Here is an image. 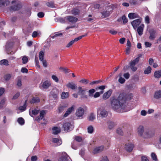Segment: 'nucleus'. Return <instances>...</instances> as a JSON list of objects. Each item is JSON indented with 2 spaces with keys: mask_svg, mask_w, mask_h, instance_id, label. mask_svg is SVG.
Here are the masks:
<instances>
[{
  "mask_svg": "<svg viewBox=\"0 0 161 161\" xmlns=\"http://www.w3.org/2000/svg\"><path fill=\"white\" fill-rule=\"evenodd\" d=\"M132 94H127L122 92L119 94L117 98H113L111 100L112 107L114 110L117 112H123L121 110L123 109L124 105L127 100L131 99L132 97Z\"/></svg>",
  "mask_w": 161,
  "mask_h": 161,
  "instance_id": "1",
  "label": "nucleus"
},
{
  "mask_svg": "<svg viewBox=\"0 0 161 161\" xmlns=\"http://www.w3.org/2000/svg\"><path fill=\"white\" fill-rule=\"evenodd\" d=\"M140 57L141 55L139 56V57L136 58L134 60L131 61L130 62V67L133 71L135 72L137 70V68L135 66V65L136 64L138 63Z\"/></svg>",
  "mask_w": 161,
  "mask_h": 161,
  "instance_id": "2",
  "label": "nucleus"
},
{
  "mask_svg": "<svg viewBox=\"0 0 161 161\" xmlns=\"http://www.w3.org/2000/svg\"><path fill=\"white\" fill-rule=\"evenodd\" d=\"M78 91L77 92L78 94L80 95L81 97L82 98H87L88 96L86 95L85 93L86 90L84 89H83L81 86H79L78 87Z\"/></svg>",
  "mask_w": 161,
  "mask_h": 161,
  "instance_id": "3",
  "label": "nucleus"
},
{
  "mask_svg": "<svg viewBox=\"0 0 161 161\" xmlns=\"http://www.w3.org/2000/svg\"><path fill=\"white\" fill-rule=\"evenodd\" d=\"M63 127L65 131L68 132L72 130L73 126L69 122H66L63 125Z\"/></svg>",
  "mask_w": 161,
  "mask_h": 161,
  "instance_id": "4",
  "label": "nucleus"
},
{
  "mask_svg": "<svg viewBox=\"0 0 161 161\" xmlns=\"http://www.w3.org/2000/svg\"><path fill=\"white\" fill-rule=\"evenodd\" d=\"M142 19L140 18L135 19L132 21L131 24L133 28L135 29L140 25L142 22Z\"/></svg>",
  "mask_w": 161,
  "mask_h": 161,
  "instance_id": "5",
  "label": "nucleus"
},
{
  "mask_svg": "<svg viewBox=\"0 0 161 161\" xmlns=\"http://www.w3.org/2000/svg\"><path fill=\"white\" fill-rule=\"evenodd\" d=\"M66 20L68 21L69 22L75 23H76L78 20L77 18L72 16H68L65 17Z\"/></svg>",
  "mask_w": 161,
  "mask_h": 161,
  "instance_id": "6",
  "label": "nucleus"
},
{
  "mask_svg": "<svg viewBox=\"0 0 161 161\" xmlns=\"http://www.w3.org/2000/svg\"><path fill=\"white\" fill-rule=\"evenodd\" d=\"M150 36L149 37V39L150 40H154L156 37V32L155 30L153 29H151L149 31Z\"/></svg>",
  "mask_w": 161,
  "mask_h": 161,
  "instance_id": "7",
  "label": "nucleus"
},
{
  "mask_svg": "<svg viewBox=\"0 0 161 161\" xmlns=\"http://www.w3.org/2000/svg\"><path fill=\"white\" fill-rule=\"evenodd\" d=\"M40 114L39 116L37 117L36 119V120L38 121H39L42 119L44 118L45 115L46 114V111L45 110H42L40 112Z\"/></svg>",
  "mask_w": 161,
  "mask_h": 161,
  "instance_id": "8",
  "label": "nucleus"
},
{
  "mask_svg": "<svg viewBox=\"0 0 161 161\" xmlns=\"http://www.w3.org/2000/svg\"><path fill=\"white\" fill-rule=\"evenodd\" d=\"M84 109L80 107L77 110L75 114L78 117H82L84 114Z\"/></svg>",
  "mask_w": 161,
  "mask_h": 161,
  "instance_id": "9",
  "label": "nucleus"
},
{
  "mask_svg": "<svg viewBox=\"0 0 161 161\" xmlns=\"http://www.w3.org/2000/svg\"><path fill=\"white\" fill-rule=\"evenodd\" d=\"M104 148V147L101 146L95 147L93 150V153L94 154L102 152Z\"/></svg>",
  "mask_w": 161,
  "mask_h": 161,
  "instance_id": "10",
  "label": "nucleus"
},
{
  "mask_svg": "<svg viewBox=\"0 0 161 161\" xmlns=\"http://www.w3.org/2000/svg\"><path fill=\"white\" fill-rule=\"evenodd\" d=\"M144 27V25L143 24H141L140 26L138 27L137 31L140 36H141L142 35Z\"/></svg>",
  "mask_w": 161,
  "mask_h": 161,
  "instance_id": "11",
  "label": "nucleus"
},
{
  "mask_svg": "<svg viewBox=\"0 0 161 161\" xmlns=\"http://www.w3.org/2000/svg\"><path fill=\"white\" fill-rule=\"evenodd\" d=\"M116 7V5L111 4L110 5L107 6L105 8V9L108 11V12L111 14L114 8Z\"/></svg>",
  "mask_w": 161,
  "mask_h": 161,
  "instance_id": "12",
  "label": "nucleus"
},
{
  "mask_svg": "<svg viewBox=\"0 0 161 161\" xmlns=\"http://www.w3.org/2000/svg\"><path fill=\"white\" fill-rule=\"evenodd\" d=\"M21 7V4L18 3L15 5L11 6L10 7V10L13 11H17L19 10Z\"/></svg>",
  "mask_w": 161,
  "mask_h": 161,
  "instance_id": "13",
  "label": "nucleus"
},
{
  "mask_svg": "<svg viewBox=\"0 0 161 161\" xmlns=\"http://www.w3.org/2000/svg\"><path fill=\"white\" fill-rule=\"evenodd\" d=\"M64 154L65 155L64 156L61 157L59 160V161H72L70 157L66 154V153L64 152Z\"/></svg>",
  "mask_w": 161,
  "mask_h": 161,
  "instance_id": "14",
  "label": "nucleus"
},
{
  "mask_svg": "<svg viewBox=\"0 0 161 161\" xmlns=\"http://www.w3.org/2000/svg\"><path fill=\"white\" fill-rule=\"evenodd\" d=\"M68 88H70L72 90H75L77 88L76 85L72 82H69L67 85Z\"/></svg>",
  "mask_w": 161,
  "mask_h": 161,
  "instance_id": "15",
  "label": "nucleus"
},
{
  "mask_svg": "<svg viewBox=\"0 0 161 161\" xmlns=\"http://www.w3.org/2000/svg\"><path fill=\"white\" fill-rule=\"evenodd\" d=\"M112 93V91L109 90L107 92L105 93L103 96V99L106 100L108 98Z\"/></svg>",
  "mask_w": 161,
  "mask_h": 161,
  "instance_id": "16",
  "label": "nucleus"
},
{
  "mask_svg": "<svg viewBox=\"0 0 161 161\" xmlns=\"http://www.w3.org/2000/svg\"><path fill=\"white\" fill-rule=\"evenodd\" d=\"M71 13L75 16L79 15L80 13V11L79 9L75 8L71 11Z\"/></svg>",
  "mask_w": 161,
  "mask_h": 161,
  "instance_id": "17",
  "label": "nucleus"
},
{
  "mask_svg": "<svg viewBox=\"0 0 161 161\" xmlns=\"http://www.w3.org/2000/svg\"><path fill=\"white\" fill-rule=\"evenodd\" d=\"M137 131L139 135L142 136L144 131V128L143 126L140 125L137 129Z\"/></svg>",
  "mask_w": 161,
  "mask_h": 161,
  "instance_id": "18",
  "label": "nucleus"
},
{
  "mask_svg": "<svg viewBox=\"0 0 161 161\" xmlns=\"http://www.w3.org/2000/svg\"><path fill=\"white\" fill-rule=\"evenodd\" d=\"M154 135V134L150 131H146L143 136V137L146 138H150Z\"/></svg>",
  "mask_w": 161,
  "mask_h": 161,
  "instance_id": "19",
  "label": "nucleus"
},
{
  "mask_svg": "<svg viewBox=\"0 0 161 161\" xmlns=\"http://www.w3.org/2000/svg\"><path fill=\"white\" fill-rule=\"evenodd\" d=\"M134 147V145L133 144L129 143L126 144L125 148L127 151L130 152L132 150Z\"/></svg>",
  "mask_w": 161,
  "mask_h": 161,
  "instance_id": "20",
  "label": "nucleus"
},
{
  "mask_svg": "<svg viewBox=\"0 0 161 161\" xmlns=\"http://www.w3.org/2000/svg\"><path fill=\"white\" fill-rule=\"evenodd\" d=\"M68 105L67 104H65L63 105H60L58 108V111L59 113H62L64 110L67 107Z\"/></svg>",
  "mask_w": 161,
  "mask_h": 161,
  "instance_id": "21",
  "label": "nucleus"
},
{
  "mask_svg": "<svg viewBox=\"0 0 161 161\" xmlns=\"http://www.w3.org/2000/svg\"><path fill=\"white\" fill-rule=\"evenodd\" d=\"M51 85L50 81L48 80H46L45 81L42 85L43 88L44 89H47Z\"/></svg>",
  "mask_w": 161,
  "mask_h": 161,
  "instance_id": "22",
  "label": "nucleus"
},
{
  "mask_svg": "<svg viewBox=\"0 0 161 161\" xmlns=\"http://www.w3.org/2000/svg\"><path fill=\"white\" fill-rule=\"evenodd\" d=\"M128 17L130 19H134L139 18L140 16L138 14L135 13H130L128 14Z\"/></svg>",
  "mask_w": 161,
  "mask_h": 161,
  "instance_id": "23",
  "label": "nucleus"
},
{
  "mask_svg": "<svg viewBox=\"0 0 161 161\" xmlns=\"http://www.w3.org/2000/svg\"><path fill=\"white\" fill-rule=\"evenodd\" d=\"M108 128L109 129H112L116 124L114 122L111 121H109L107 122Z\"/></svg>",
  "mask_w": 161,
  "mask_h": 161,
  "instance_id": "24",
  "label": "nucleus"
},
{
  "mask_svg": "<svg viewBox=\"0 0 161 161\" xmlns=\"http://www.w3.org/2000/svg\"><path fill=\"white\" fill-rule=\"evenodd\" d=\"M39 102V98L37 97H33L30 101V103L32 104H34V103H37Z\"/></svg>",
  "mask_w": 161,
  "mask_h": 161,
  "instance_id": "25",
  "label": "nucleus"
},
{
  "mask_svg": "<svg viewBox=\"0 0 161 161\" xmlns=\"http://www.w3.org/2000/svg\"><path fill=\"white\" fill-rule=\"evenodd\" d=\"M51 94L53 98L55 99L57 97L58 94V92L57 90H53L51 92Z\"/></svg>",
  "mask_w": 161,
  "mask_h": 161,
  "instance_id": "26",
  "label": "nucleus"
},
{
  "mask_svg": "<svg viewBox=\"0 0 161 161\" xmlns=\"http://www.w3.org/2000/svg\"><path fill=\"white\" fill-rule=\"evenodd\" d=\"M53 133L56 135L60 132V129L57 127H54L52 128Z\"/></svg>",
  "mask_w": 161,
  "mask_h": 161,
  "instance_id": "27",
  "label": "nucleus"
},
{
  "mask_svg": "<svg viewBox=\"0 0 161 161\" xmlns=\"http://www.w3.org/2000/svg\"><path fill=\"white\" fill-rule=\"evenodd\" d=\"M9 3V1L4 0H0V7H4Z\"/></svg>",
  "mask_w": 161,
  "mask_h": 161,
  "instance_id": "28",
  "label": "nucleus"
},
{
  "mask_svg": "<svg viewBox=\"0 0 161 161\" xmlns=\"http://www.w3.org/2000/svg\"><path fill=\"white\" fill-rule=\"evenodd\" d=\"M154 76L157 78H159L161 77V70L156 71L154 74Z\"/></svg>",
  "mask_w": 161,
  "mask_h": 161,
  "instance_id": "29",
  "label": "nucleus"
},
{
  "mask_svg": "<svg viewBox=\"0 0 161 161\" xmlns=\"http://www.w3.org/2000/svg\"><path fill=\"white\" fill-rule=\"evenodd\" d=\"M102 16L103 18H105L109 16L111 14L106 9L101 13Z\"/></svg>",
  "mask_w": 161,
  "mask_h": 161,
  "instance_id": "30",
  "label": "nucleus"
},
{
  "mask_svg": "<svg viewBox=\"0 0 161 161\" xmlns=\"http://www.w3.org/2000/svg\"><path fill=\"white\" fill-rule=\"evenodd\" d=\"M154 97L157 99L160 98L161 97V90H159L155 92L154 95Z\"/></svg>",
  "mask_w": 161,
  "mask_h": 161,
  "instance_id": "31",
  "label": "nucleus"
},
{
  "mask_svg": "<svg viewBox=\"0 0 161 161\" xmlns=\"http://www.w3.org/2000/svg\"><path fill=\"white\" fill-rule=\"evenodd\" d=\"M0 65L8 66L9 65L8 62L6 59H3L0 61Z\"/></svg>",
  "mask_w": 161,
  "mask_h": 161,
  "instance_id": "32",
  "label": "nucleus"
},
{
  "mask_svg": "<svg viewBox=\"0 0 161 161\" xmlns=\"http://www.w3.org/2000/svg\"><path fill=\"white\" fill-rule=\"evenodd\" d=\"M100 115L102 117H105L108 115V112L106 110H101L100 112Z\"/></svg>",
  "mask_w": 161,
  "mask_h": 161,
  "instance_id": "33",
  "label": "nucleus"
},
{
  "mask_svg": "<svg viewBox=\"0 0 161 161\" xmlns=\"http://www.w3.org/2000/svg\"><path fill=\"white\" fill-rule=\"evenodd\" d=\"M44 53L42 51H41L39 53V58L40 61L44 60Z\"/></svg>",
  "mask_w": 161,
  "mask_h": 161,
  "instance_id": "34",
  "label": "nucleus"
},
{
  "mask_svg": "<svg viewBox=\"0 0 161 161\" xmlns=\"http://www.w3.org/2000/svg\"><path fill=\"white\" fill-rule=\"evenodd\" d=\"M69 97V93L63 92L61 95V97L62 99H65Z\"/></svg>",
  "mask_w": 161,
  "mask_h": 161,
  "instance_id": "35",
  "label": "nucleus"
},
{
  "mask_svg": "<svg viewBox=\"0 0 161 161\" xmlns=\"http://www.w3.org/2000/svg\"><path fill=\"white\" fill-rule=\"evenodd\" d=\"M27 101L26 100L25 101L24 104L23 106H20L19 107V109L22 111H25L26 107V103Z\"/></svg>",
  "mask_w": 161,
  "mask_h": 161,
  "instance_id": "36",
  "label": "nucleus"
},
{
  "mask_svg": "<svg viewBox=\"0 0 161 161\" xmlns=\"http://www.w3.org/2000/svg\"><path fill=\"white\" fill-rule=\"evenodd\" d=\"M46 5L48 7L50 8L54 7V4L53 1H50L46 3Z\"/></svg>",
  "mask_w": 161,
  "mask_h": 161,
  "instance_id": "37",
  "label": "nucleus"
},
{
  "mask_svg": "<svg viewBox=\"0 0 161 161\" xmlns=\"http://www.w3.org/2000/svg\"><path fill=\"white\" fill-rule=\"evenodd\" d=\"M17 122L20 125H22L25 124V120L22 117L19 118L17 119Z\"/></svg>",
  "mask_w": 161,
  "mask_h": 161,
  "instance_id": "38",
  "label": "nucleus"
},
{
  "mask_svg": "<svg viewBox=\"0 0 161 161\" xmlns=\"http://www.w3.org/2000/svg\"><path fill=\"white\" fill-rule=\"evenodd\" d=\"M59 69L62 70L65 73H67L70 72L71 71L70 69L67 68L60 67Z\"/></svg>",
  "mask_w": 161,
  "mask_h": 161,
  "instance_id": "39",
  "label": "nucleus"
},
{
  "mask_svg": "<svg viewBox=\"0 0 161 161\" xmlns=\"http://www.w3.org/2000/svg\"><path fill=\"white\" fill-rule=\"evenodd\" d=\"M154 144L158 148H161V142H154Z\"/></svg>",
  "mask_w": 161,
  "mask_h": 161,
  "instance_id": "40",
  "label": "nucleus"
},
{
  "mask_svg": "<svg viewBox=\"0 0 161 161\" xmlns=\"http://www.w3.org/2000/svg\"><path fill=\"white\" fill-rule=\"evenodd\" d=\"M74 142L72 143L71 147L73 149H76L79 146L77 142Z\"/></svg>",
  "mask_w": 161,
  "mask_h": 161,
  "instance_id": "41",
  "label": "nucleus"
},
{
  "mask_svg": "<svg viewBox=\"0 0 161 161\" xmlns=\"http://www.w3.org/2000/svg\"><path fill=\"white\" fill-rule=\"evenodd\" d=\"M62 142H52V145L55 147L58 146L62 144Z\"/></svg>",
  "mask_w": 161,
  "mask_h": 161,
  "instance_id": "42",
  "label": "nucleus"
},
{
  "mask_svg": "<svg viewBox=\"0 0 161 161\" xmlns=\"http://www.w3.org/2000/svg\"><path fill=\"white\" fill-rule=\"evenodd\" d=\"M152 69L150 66H148L144 71L145 74H148L151 72Z\"/></svg>",
  "mask_w": 161,
  "mask_h": 161,
  "instance_id": "43",
  "label": "nucleus"
},
{
  "mask_svg": "<svg viewBox=\"0 0 161 161\" xmlns=\"http://www.w3.org/2000/svg\"><path fill=\"white\" fill-rule=\"evenodd\" d=\"M95 118V115L93 113H91L88 118V119L90 121H92Z\"/></svg>",
  "mask_w": 161,
  "mask_h": 161,
  "instance_id": "44",
  "label": "nucleus"
},
{
  "mask_svg": "<svg viewBox=\"0 0 161 161\" xmlns=\"http://www.w3.org/2000/svg\"><path fill=\"white\" fill-rule=\"evenodd\" d=\"M93 127L92 126L90 125L87 128L88 132L89 133H92L93 131Z\"/></svg>",
  "mask_w": 161,
  "mask_h": 161,
  "instance_id": "45",
  "label": "nucleus"
},
{
  "mask_svg": "<svg viewBox=\"0 0 161 161\" xmlns=\"http://www.w3.org/2000/svg\"><path fill=\"white\" fill-rule=\"evenodd\" d=\"M89 81L88 80L85 79L81 80L79 81V82L84 85L87 84L89 83Z\"/></svg>",
  "mask_w": 161,
  "mask_h": 161,
  "instance_id": "46",
  "label": "nucleus"
},
{
  "mask_svg": "<svg viewBox=\"0 0 161 161\" xmlns=\"http://www.w3.org/2000/svg\"><path fill=\"white\" fill-rule=\"evenodd\" d=\"M116 133L120 135H123V132L122 129L120 128H118L117 129Z\"/></svg>",
  "mask_w": 161,
  "mask_h": 161,
  "instance_id": "47",
  "label": "nucleus"
},
{
  "mask_svg": "<svg viewBox=\"0 0 161 161\" xmlns=\"http://www.w3.org/2000/svg\"><path fill=\"white\" fill-rule=\"evenodd\" d=\"M11 76L10 74H7L5 75L4 76V79L6 81L9 80L11 78Z\"/></svg>",
  "mask_w": 161,
  "mask_h": 161,
  "instance_id": "48",
  "label": "nucleus"
},
{
  "mask_svg": "<svg viewBox=\"0 0 161 161\" xmlns=\"http://www.w3.org/2000/svg\"><path fill=\"white\" fill-rule=\"evenodd\" d=\"M151 155V157L152 158L153 160H154L155 161H158L157 157L154 153H152Z\"/></svg>",
  "mask_w": 161,
  "mask_h": 161,
  "instance_id": "49",
  "label": "nucleus"
},
{
  "mask_svg": "<svg viewBox=\"0 0 161 161\" xmlns=\"http://www.w3.org/2000/svg\"><path fill=\"white\" fill-rule=\"evenodd\" d=\"M39 111V110L36 109L32 110L31 111L32 114L34 115H36L38 114Z\"/></svg>",
  "mask_w": 161,
  "mask_h": 161,
  "instance_id": "50",
  "label": "nucleus"
},
{
  "mask_svg": "<svg viewBox=\"0 0 161 161\" xmlns=\"http://www.w3.org/2000/svg\"><path fill=\"white\" fill-rule=\"evenodd\" d=\"M122 19L123 20V23L124 24H126L128 22V19L125 15L122 16Z\"/></svg>",
  "mask_w": 161,
  "mask_h": 161,
  "instance_id": "51",
  "label": "nucleus"
},
{
  "mask_svg": "<svg viewBox=\"0 0 161 161\" xmlns=\"http://www.w3.org/2000/svg\"><path fill=\"white\" fill-rule=\"evenodd\" d=\"M22 60L23 64H25L27 62L28 59L26 56H24L22 58Z\"/></svg>",
  "mask_w": 161,
  "mask_h": 161,
  "instance_id": "52",
  "label": "nucleus"
},
{
  "mask_svg": "<svg viewBox=\"0 0 161 161\" xmlns=\"http://www.w3.org/2000/svg\"><path fill=\"white\" fill-rule=\"evenodd\" d=\"M52 78L56 82H58L59 80L58 79L55 75H53L52 76Z\"/></svg>",
  "mask_w": 161,
  "mask_h": 161,
  "instance_id": "53",
  "label": "nucleus"
},
{
  "mask_svg": "<svg viewBox=\"0 0 161 161\" xmlns=\"http://www.w3.org/2000/svg\"><path fill=\"white\" fill-rule=\"evenodd\" d=\"M75 106L72 105L71 107L69 108L67 110L68 111V112H69L70 113L72 112V111L74 110Z\"/></svg>",
  "mask_w": 161,
  "mask_h": 161,
  "instance_id": "54",
  "label": "nucleus"
},
{
  "mask_svg": "<svg viewBox=\"0 0 161 161\" xmlns=\"http://www.w3.org/2000/svg\"><path fill=\"white\" fill-rule=\"evenodd\" d=\"M5 102V99L3 98L2 99L0 103V108H1L3 107V105H4Z\"/></svg>",
  "mask_w": 161,
  "mask_h": 161,
  "instance_id": "55",
  "label": "nucleus"
},
{
  "mask_svg": "<svg viewBox=\"0 0 161 161\" xmlns=\"http://www.w3.org/2000/svg\"><path fill=\"white\" fill-rule=\"evenodd\" d=\"M119 82L121 84H123L125 82V80L122 77H120L119 79Z\"/></svg>",
  "mask_w": 161,
  "mask_h": 161,
  "instance_id": "56",
  "label": "nucleus"
},
{
  "mask_svg": "<svg viewBox=\"0 0 161 161\" xmlns=\"http://www.w3.org/2000/svg\"><path fill=\"white\" fill-rule=\"evenodd\" d=\"M74 140L75 141H82V137L81 136H76L75 137Z\"/></svg>",
  "mask_w": 161,
  "mask_h": 161,
  "instance_id": "57",
  "label": "nucleus"
},
{
  "mask_svg": "<svg viewBox=\"0 0 161 161\" xmlns=\"http://www.w3.org/2000/svg\"><path fill=\"white\" fill-rule=\"evenodd\" d=\"M123 76L126 79H128L130 76V75L129 73H124L123 75Z\"/></svg>",
  "mask_w": 161,
  "mask_h": 161,
  "instance_id": "58",
  "label": "nucleus"
},
{
  "mask_svg": "<svg viewBox=\"0 0 161 161\" xmlns=\"http://www.w3.org/2000/svg\"><path fill=\"white\" fill-rule=\"evenodd\" d=\"M19 92H17L14 95V96L12 98L13 99H17L19 96Z\"/></svg>",
  "mask_w": 161,
  "mask_h": 161,
  "instance_id": "59",
  "label": "nucleus"
},
{
  "mask_svg": "<svg viewBox=\"0 0 161 161\" xmlns=\"http://www.w3.org/2000/svg\"><path fill=\"white\" fill-rule=\"evenodd\" d=\"M35 62L36 64V66L40 68V66L39 65V62L38 61V58L36 57H35Z\"/></svg>",
  "mask_w": 161,
  "mask_h": 161,
  "instance_id": "60",
  "label": "nucleus"
},
{
  "mask_svg": "<svg viewBox=\"0 0 161 161\" xmlns=\"http://www.w3.org/2000/svg\"><path fill=\"white\" fill-rule=\"evenodd\" d=\"M44 14L43 12H40L37 14V16L39 18H42L44 17Z\"/></svg>",
  "mask_w": 161,
  "mask_h": 161,
  "instance_id": "61",
  "label": "nucleus"
},
{
  "mask_svg": "<svg viewBox=\"0 0 161 161\" xmlns=\"http://www.w3.org/2000/svg\"><path fill=\"white\" fill-rule=\"evenodd\" d=\"M21 71V72L23 73H27L28 72V70L25 67H23L22 68Z\"/></svg>",
  "mask_w": 161,
  "mask_h": 161,
  "instance_id": "62",
  "label": "nucleus"
},
{
  "mask_svg": "<svg viewBox=\"0 0 161 161\" xmlns=\"http://www.w3.org/2000/svg\"><path fill=\"white\" fill-rule=\"evenodd\" d=\"M145 45L146 47H149L151 46L152 44L148 42H145Z\"/></svg>",
  "mask_w": 161,
  "mask_h": 161,
  "instance_id": "63",
  "label": "nucleus"
},
{
  "mask_svg": "<svg viewBox=\"0 0 161 161\" xmlns=\"http://www.w3.org/2000/svg\"><path fill=\"white\" fill-rule=\"evenodd\" d=\"M38 35V33L36 31H34L33 32L32 35V36L33 38L36 37Z\"/></svg>",
  "mask_w": 161,
  "mask_h": 161,
  "instance_id": "64",
  "label": "nucleus"
}]
</instances>
